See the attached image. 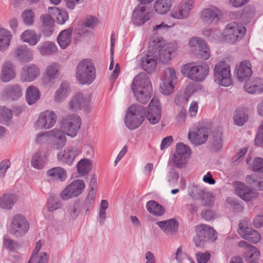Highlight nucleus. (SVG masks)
I'll use <instances>...</instances> for the list:
<instances>
[{
	"label": "nucleus",
	"mask_w": 263,
	"mask_h": 263,
	"mask_svg": "<svg viewBox=\"0 0 263 263\" xmlns=\"http://www.w3.org/2000/svg\"><path fill=\"white\" fill-rule=\"evenodd\" d=\"M236 70L237 77L240 81L248 80L252 74L251 64L248 60H244L241 62Z\"/></svg>",
	"instance_id": "obj_26"
},
{
	"label": "nucleus",
	"mask_w": 263,
	"mask_h": 263,
	"mask_svg": "<svg viewBox=\"0 0 263 263\" xmlns=\"http://www.w3.org/2000/svg\"><path fill=\"white\" fill-rule=\"evenodd\" d=\"M238 233L242 238L252 243H257L260 240V234L257 231L248 227L247 219H243L239 222Z\"/></svg>",
	"instance_id": "obj_12"
},
{
	"label": "nucleus",
	"mask_w": 263,
	"mask_h": 263,
	"mask_svg": "<svg viewBox=\"0 0 263 263\" xmlns=\"http://www.w3.org/2000/svg\"><path fill=\"white\" fill-rule=\"evenodd\" d=\"M15 72L13 64L10 61H7L3 64L0 74V80L4 83H8L14 79Z\"/></svg>",
	"instance_id": "obj_28"
},
{
	"label": "nucleus",
	"mask_w": 263,
	"mask_h": 263,
	"mask_svg": "<svg viewBox=\"0 0 263 263\" xmlns=\"http://www.w3.org/2000/svg\"><path fill=\"white\" fill-rule=\"evenodd\" d=\"M145 112V108L141 105H133L130 106L124 119L126 127L130 129L138 128L144 121Z\"/></svg>",
	"instance_id": "obj_2"
},
{
	"label": "nucleus",
	"mask_w": 263,
	"mask_h": 263,
	"mask_svg": "<svg viewBox=\"0 0 263 263\" xmlns=\"http://www.w3.org/2000/svg\"><path fill=\"white\" fill-rule=\"evenodd\" d=\"M162 80V83L160 85L161 92L165 95L172 93L174 84L177 80L174 69L171 68H166L163 71Z\"/></svg>",
	"instance_id": "obj_9"
},
{
	"label": "nucleus",
	"mask_w": 263,
	"mask_h": 263,
	"mask_svg": "<svg viewBox=\"0 0 263 263\" xmlns=\"http://www.w3.org/2000/svg\"><path fill=\"white\" fill-rule=\"evenodd\" d=\"M260 255L259 251L253 246H249V250L245 253V259L249 262H256Z\"/></svg>",
	"instance_id": "obj_47"
},
{
	"label": "nucleus",
	"mask_w": 263,
	"mask_h": 263,
	"mask_svg": "<svg viewBox=\"0 0 263 263\" xmlns=\"http://www.w3.org/2000/svg\"><path fill=\"white\" fill-rule=\"evenodd\" d=\"M174 0H156L154 9L159 14H164L170 11Z\"/></svg>",
	"instance_id": "obj_37"
},
{
	"label": "nucleus",
	"mask_w": 263,
	"mask_h": 263,
	"mask_svg": "<svg viewBox=\"0 0 263 263\" xmlns=\"http://www.w3.org/2000/svg\"><path fill=\"white\" fill-rule=\"evenodd\" d=\"M222 15L221 10L217 7L206 8L201 12L204 22L210 24H216Z\"/></svg>",
	"instance_id": "obj_20"
},
{
	"label": "nucleus",
	"mask_w": 263,
	"mask_h": 263,
	"mask_svg": "<svg viewBox=\"0 0 263 263\" xmlns=\"http://www.w3.org/2000/svg\"><path fill=\"white\" fill-rule=\"evenodd\" d=\"M47 176L52 181H64L67 178V172L62 167H55L47 171Z\"/></svg>",
	"instance_id": "obj_32"
},
{
	"label": "nucleus",
	"mask_w": 263,
	"mask_h": 263,
	"mask_svg": "<svg viewBox=\"0 0 263 263\" xmlns=\"http://www.w3.org/2000/svg\"><path fill=\"white\" fill-rule=\"evenodd\" d=\"M82 208V202L80 200H77L70 209V214L73 217H77Z\"/></svg>",
	"instance_id": "obj_60"
},
{
	"label": "nucleus",
	"mask_w": 263,
	"mask_h": 263,
	"mask_svg": "<svg viewBox=\"0 0 263 263\" xmlns=\"http://www.w3.org/2000/svg\"><path fill=\"white\" fill-rule=\"evenodd\" d=\"M31 164L33 167L37 170H41L44 167L45 161L41 152H38L32 156Z\"/></svg>",
	"instance_id": "obj_50"
},
{
	"label": "nucleus",
	"mask_w": 263,
	"mask_h": 263,
	"mask_svg": "<svg viewBox=\"0 0 263 263\" xmlns=\"http://www.w3.org/2000/svg\"><path fill=\"white\" fill-rule=\"evenodd\" d=\"M179 173L174 168H172L167 175V181L171 185H174L178 182L179 179Z\"/></svg>",
	"instance_id": "obj_58"
},
{
	"label": "nucleus",
	"mask_w": 263,
	"mask_h": 263,
	"mask_svg": "<svg viewBox=\"0 0 263 263\" xmlns=\"http://www.w3.org/2000/svg\"><path fill=\"white\" fill-rule=\"evenodd\" d=\"M80 150L76 147H71L64 152H61L58 154L57 158L59 161L71 165L75 158L80 154Z\"/></svg>",
	"instance_id": "obj_25"
},
{
	"label": "nucleus",
	"mask_w": 263,
	"mask_h": 263,
	"mask_svg": "<svg viewBox=\"0 0 263 263\" xmlns=\"http://www.w3.org/2000/svg\"><path fill=\"white\" fill-rule=\"evenodd\" d=\"M233 119L236 125L242 126L247 121L248 116L242 109H237L235 111Z\"/></svg>",
	"instance_id": "obj_48"
},
{
	"label": "nucleus",
	"mask_w": 263,
	"mask_h": 263,
	"mask_svg": "<svg viewBox=\"0 0 263 263\" xmlns=\"http://www.w3.org/2000/svg\"><path fill=\"white\" fill-rule=\"evenodd\" d=\"M40 20L41 21V27L44 35L50 36L54 30V21L50 15L46 14L42 15Z\"/></svg>",
	"instance_id": "obj_31"
},
{
	"label": "nucleus",
	"mask_w": 263,
	"mask_h": 263,
	"mask_svg": "<svg viewBox=\"0 0 263 263\" xmlns=\"http://www.w3.org/2000/svg\"><path fill=\"white\" fill-rule=\"evenodd\" d=\"M81 120L80 117L76 114L67 115L62 118L60 127L67 132V135L74 137L81 127Z\"/></svg>",
	"instance_id": "obj_7"
},
{
	"label": "nucleus",
	"mask_w": 263,
	"mask_h": 263,
	"mask_svg": "<svg viewBox=\"0 0 263 263\" xmlns=\"http://www.w3.org/2000/svg\"><path fill=\"white\" fill-rule=\"evenodd\" d=\"M21 40L28 43L31 46L35 45L40 40L41 36L37 34L34 30H28L25 31L21 35Z\"/></svg>",
	"instance_id": "obj_40"
},
{
	"label": "nucleus",
	"mask_w": 263,
	"mask_h": 263,
	"mask_svg": "<svg viewBox=\"0 0 263 263\" xmlns=\"http://www.w3.org/2000/svg\"><path fill=\"white\" fill-rule=\"evenodd\" d=\"M12 118V111L5 106H0V123L6 124Z\"/></svg>",
	"instance_id": "obj_51"
},
{
	"label": "nucleus",
	"mask_w": 263,
	"mask_h": 263,
	"mask_svg": "<svg viewBox=\"0 0 263 263\" xmlns=\"http://www.w3.org/2000/svg\"><path fill=\"white\" fill-rule=\"evenodd\" d=\"M83 24L86 27L93 28L98 24V20L96 17L92 16H89L88 17L86 18Z\"/></svg>",
	"instance_id": "obj_64"
},
{
	"label": "nucleus",
	"mask_w": 263,
	"mask_h": 263,
	"mask_svg": "<svg viewBox=\"0 0 263 263\" xmlns=\"http://www.w3.org/2000/svg\"><path fill=\"white\" fill-rule=\"evenodd\" d=\"M68 85L65 83H62L59 89L56 91L55 95V101L57 102H61L67 97L68 91Z\"/></svg>",
	"instance_id": "obj_53"
},
{
	"label": "nucleus",
	"mask_w": 263,
	"mask_h": 263,
	"mask_svg": "<svg viewBox=\"0 0 263 263\" xmlns=\"http://www.w3.org/2000/svg\"><path fill=\"white\" fill-rule=\"evenodd\" d=\"M85 184L82 180H75L61 192L60 197L63 200H67L80 196L84 190Z\"/></svg>",
	"instance_id": "obj_8"
},
{
	"label": "nucleus",
	"mask_w": 263,
	"mask_h": 263,
	"mask_svg": "<svg viewBox=\"0 0 263 263\" xmlns=\"http://www.w3.org/2000/svg\"><path fill=\"white\" fill-rule=\"evenodd\" d=\"M246 91L250 93H260L263 92V79L256 78L253 82L246 83L243 86Z\"/></svg>",
	"instance_id": "obj_33"
},
{
	"label": "nucleus",
	"mask_w": 263,
	"mask_h": 263,
	"mask_svg": "<svg viewBox=\"0 0 263 263\" xmlns=\"http://www.w3.org/2000/svg\"><path fill=\"white\" fill-rule=\"evenodd\" d=\"M191 154V149L186 145L182 143L177 144L176 152L174 154L173 162L174 165L178 168H182L186 162V159Z\"/></svg>",
	"instance_id": "obj_13"
},
{
	"label": "nucleus",
	"mask_w": 263,
	"mask_h": 263,
	"mask_svg": "<svg viewBox=\"0 0 263 263\" xmlns=\"http://www.w3.org/2000/svg\"><path fill=\"white\" fill-rule=\"evenodd\" d=\"M193 8V2L189 0L175 6L171 12V16L176 19H184L187 17L190 11Z\"/></svg>",
	"instance_id": "obj_17"
},
{
	"label": "nucleus",
	"mask_w": 263,
	"mask_h": 263,
	"mask_svg": "<svg viewBox=\"0 0 263 263\" xmlns=\"http://www.w3.org/2000/svg\"><path fill=\"white\" fill-rule=\"evenodd\" d=\"M251 169L253 172L263 174V159L260 157L254 158L251 165Z\"/></svg>",
	"instance_id": "obj_57"
},
{
	"label": "nucleus",
	"mask_w": 263,
	"mask_h": 263,
	"mask_svg": "<svg viewBox=\"0 0 263 263\" xmlns=\"http://www.w3.org/2000/svg\"><path fill=\"white\" fill-rule=\"evenodd\" d=\"M196 235L193 240L197 248H202L208 241H215L216 239L215 231L206 224H200L196 226Z\"/></svg>",
	"instance_id": "obj_4"
},
{
	"label": "nucleus",
	"mask_w": 263,
	"mask_h": 263,
	"mask_svg": "<svg viewBox=\"0 0 263 263\" xmlns=\"http://www.w3.org/2000/svg\"><path fill=\"white\" fill-rule=\"evenodd\" d=\"M56 114L52 110H46L42 113L35 123L39 128L49 129L53 127L57 121Z\"/></svg>",
	"instance_id": "obj_16"
},
{
	"label": "nucleus",
	"mask_w": 263,
	"mask_h": 263,
	"mask_svg": "<svg viewBox=\"0 0 263 263\" xmlns=\"http://www.w3.org/2000/svg\"><path fill=\"white\" fill-rule=\"evenodd\" d=\"M25 97L27 103L29 105H32L39 100L40 91L33 86H29L26 90Z\"/></svg>",
	"instance_id": "obj_42"
},
{
	"label": "nucleus",
	"mask_w": 263,
	"mask_h": 263,
	"mask_svg": "<svg viewBox=\"0 0 263 263\" xmlns=\"http://www.w3.org/2000/svg\"><path fill=\"white\" fill-rule=\"evenodd\" d=\"M60 66L57 63H52L46 69V76L49 80L54 79L59 71Z\"/></svg>",
	"instance_id": "obj_55"
},
{
	"label": "nucleus",
	"mask_w": 263,
	"mask_h": 263,
	"mask_svg": "<svg viewBox=\"0 0 263 263\" xmlns=\"http://www.w3.org/2000/svg\"><path fill=\"white\" fill-rule=\"evenodd\" d=\"M130 88L137 101L142 104L147 103L151 97L153 88L146 73L140 72L136 75Z\"/></svg>",
	"instance_id": "obj_1"
},
{
	"label": "nucleus",
	"mask_w": 263,
	"mask_h": 263,
	"mask_svg": "<svg viewBox=\"0 0 263 263\" xmlns=\"http://www.w3.org/2000/svg\"><path fill=\"white\" fill-rule=\"evenodd\" d=\"M90 100L89 95L84 97L82 93H77L69 102V108L73 110L82 109L85 112H89L91 110Z\"/></svg>",
	"instance_id": "obj_15"
},
{
	"label": "nucleus",
	"mask_w": 263,
	"mask_h": 263,
	"mask_svg": "<svg viewBox=\"0 0 263 263\" xmlns=\"http://www.w3.org/2000/svg\"><path fill=\"white\" fill-rule=\"evenodd\" d=\"M91 170V162L88 159H82L77 164V170L79 174L85 175Z\"/></svg>",
	"instance_id": "obj_46"
},
{
	"label": "nucleus",
	"mask_w": 263,
	"mask_h": 263,
	"mask_svg": "<svg viewBox=\"0 0 263 263\" xmlns=\"http://www.w3.org/2000/svg\"><path fill=\"white\" fill-rule=\"evenodd\" d=\"M95 198V195L88 194L84 201V208L86 209V214H89V210L92 209Z\"/></svg>",
	"instance_id": "obj_59"
},
{
	"label": "nucleus",
	"mask_w": 263,
	"mask_h": 263,
	"mask_svg": "<svg viewBox=\"0 0 263 263\" xmlns=\"http://www.w3.org/2000/svg\"><path fill=\"white\" fill-rule=\"evenodd\" d=\"M76 78L80 84H90L96 78V69L92 63L88 60L80 61L77 67Z\"/></svg>",
	"instance_id": "obj_3"
},
{
	"label": "nucleus",
	"mask_w": 263,
	"mask_h": 263,
	"mask_svg": "<svg viewBox=\"0 0 263 263\" xmlns=\"http://www.w3.org/2000/svg\"><path fill=\"white\" fill-rule=\"evenodd\" d=\"M190 194L194 199L200 198L203 199L204 198H209L210 196L209 192H205L204 190L197 186H193Z\"/></svg>",
	"instance_id": "obj_54"
},
{
	"label": "nucleus",
	"mask_w": 263,
	"mask_h": 263,
	"mask_svg": "<svg viewBox=\"0 0 263 263\" xmlns=\"http://www.w3.org/2000/svg\"><path fill=\"white\" fill-rule=\"evenodd\" d=\"M156 224L164 231V233L172 234L177 231L178 223L175 219L168 220L160 221L156 222Z\"/></svg>",
	"instance_id": "obj_34"
},
{
	"label": "nucleus",
	"mask_w": 263,
	"mask_h": 263,
	"mask_svg": "<svg viewBox=\"0 0 263 263\" xmlns=\"http://www.w3.org/2000/svg\"><path fill=\"white\" fill-rule=\"evenodd\" d=\"M246 32L245 27L241 25H239L234 22L228 24L224 31L227 40L231 41L232 43L241 39Z\"/></svg>",
	"instance_id": "obj_14"
},
{
	"label": "nucleus",
	"mask_w": 263,
	"mask_h": 263,
	"mask_svg": "<svg viewBox=\"0 0 263 263\" xmlns=\"http://www.w3.org/2000/svg\"><path fill=\"white\" fill-rule=\"evenodd\" d=\"M3 245L6 248L12 251L18 248L19 246L16 241L8 238H4Z\"/></svg>",
	"instance_id": "obj_61"
},
{
	"label": "nucleus",
	"mask_w": 263,
	"mask_h": 263,
	"mask_svg": "<svg viewBox=\"0 0 263 263\" xmlns=\"http://www.w3.org/2000/svg\"><path fill=\"white\" fill-rule=\"evenodd\" d=\"M72 29L69 28L62 31L57 37V42L62 49L66 48L71 42Z\"/></svg>",
	"instance_id": "obj_38"
},
{
	"label": "nucleus",
	"mask_w": 263,
	"mask_h": 263,
	"mask_svg": "<svg viewBox=\"0 0 263 263\" xmlns=\"http://www.w3.org/2000/svg\"><path fill=\"white\" fill-rule=\"evenodd\" d=\"M190 141L196 145H201L208 139L207 129L202 127L194 132H189L188 134Z\"/></svg>",
	"instance_id": "obj_29"
},
{
	"label": "nucleus",
	"mask_w": 263,
	"mask_h": 263,
	"mask_svg": "<svg viewBox=\"0 0 263 263\" xmlns=\"http://www.w3.org/2000/svg\"><path fill=\"white\" fill-rule=\"evenodd\" d=\"M199 88V85L198 84L191 82L186 86L184 93L190 98Z\"/></svg>",
	"instance_id": "obj_62"
},
{
	"label": "nucleus",
	"mask_w": 263,
	"mask_h": 263,
	"mask_svg": "<svg viewBox=\"0 0 263 263\" xmlns=\"http://www.w3.org/2000/svg\"><path fill=\"white\" fill-rule=\"evenodd\" d=\"M48 10L49 12L52 13L53 11L54 14H57V22L59 24H64L68 19V14L65 10H60L55 6L49 7Z\"/></svg>",
	"instance_id": "obj_45"
},
{
	"label": "nucleus",
	"mask_w": 263,
	"mask_h": 263,
	"mask_svg": "<svg viewBox=\"0 0 263 263\" xmlns=\"http://www.w3.org/2000/svg\"><path fill=\"white\" fill-rule=\"evenodd\" d=\"M184 74L195 82L203 81L209 74V66L204 64L202 65H194L193 63L185 64L182 69Z\"/></svg>",
	"instance_id": "obj_5"
},
{
	"label": "nucleus",
	"mask_w": 263,
	"mask_h": 263,
	"mask_svg": "<svg viewBox=\"0 0 263 263\" xmlns=\"http://www.w3.org/2000/svg\"><path fill=\"white\" fill-rule=\"evenodd\" d=\"M50 144L53 149L59 150L63 148L66 142V134L61 129H53Z\"/></svg>",
	"instance_id": "obj_21"
},
{
	"label": "nucleus",
	"mask_w": 263,
	"mask_h": 263,
	"mask_svg": "<svg viewBox=\"0 0 263 263\" xmlns=\"http://www.w3.org/2000/svg\"><path fill=\"white\" fill-rule=\"evenodd\" d=\"M29 228V223L23 215L18 214L14 216L11 224V231L13 235L16 237L22 236L28 231Z\"/></svg>",
	"instance_id": "obj_11"
},
{
	"label": "nucleus",
	"mask_w": 263,
	"mask_h": 263,
	"mask_svg": "<svg viewBox=\"0 0 263 263\" xmlns=\"http://www.w3.org/2000/svg\"><path fill=\"white\" fill-rule=\"evenodd\" d=\"M53 133V129H52L48 132L39 133L36 135L35 140V142L39 144L47 143L50 141Z\"/></svg>",
	"instance_id": "obj_52"
},
{
	"label": "nucleus",
	"mask_w": 263,
	"mask_h": 263,
	"mask_svg": "<svg viewBox=\"0 0 263 263\" xmlns=\"http://www.w3.org/2000/svg\"><path fill=\"white\" fill-rule=\"evenodd\" d=\"M34 16L35 14L32 10H25L22 14L24 24L28 26L33 24Z\"/></svg>",
	"instance_id": "obj_56"
},
{
	"label": "nucleus",
	"mask_w": 263,
	"mask_h": 263,
	"mask_svg": "<svg viewBox=\"0 0 263 263\" xmlns=\"http://www.w3.org/2000/svg\"><path fill=\"white\" fill-rule=\"evenodd\" d=\"M3 94L11 100L17 101L23 95L22 88L18 84H9L5 87Z\"/></svg>",
	"instance_id": "obj_27"
},
{
	"label": "nucleus",
	"mask_w": 263,
	"mask_h": 263,
	"mask_svg": "<svg viewBox=\"0 0 263 263\" xmlns=\"http://www.w3.org/2000/svg\"><path fill=\"white\" fill-rule=\"evenodd\" d=\"M211 255L209 252H198L196 254L198 263H206L210 258Z\"/></svg>",
	"instance_id": "obj_63"
},
{
	"label": "nucleus",
	"mask_w": 263,
	"mask_h": 263,
	"mask_svg": "<svg viewBox=\"0 0 263 263\" xmlns=\"http://www.w3.org/2000/svg\"><path fill=\"white\" fill-rule=\"evenodd\" d=\"M15 57L21 62H27L32 59V50L26 45H20L16 47L14 52Z\"/></svg>",
	"instance_id": "obj_30"
},
{
	"label": "nucleus",
	"mask_w": 263,
	"mask_h": 263,
	"mask_svg": "<svg viewBox=\"0 0 263 263\" xmlns=\"http://www.w3.org/2000/svg\"><path fill=\"white\" fill-rule=\"evenodd\" d=\"M148 212L157 216H160L164 214V209L159 203L154 200L148 201L146 204Z\"/></svg>",
	"instance_id": "obj_43"
},
{
	"label": "nucleus",
	"mask_w": 263,
	"mask_h": 263,
	"mask_svg": "<svg viewBox=\"0 0 263 263\" xmlns=\"http://www.w3.org/2000/svg\"><path fill=\"white\" fill-rule=\"evenodd\" d=\"M157 58L149 54L141 58V64L143 69L147 73L154 72L156 68Z\"/></svg>",
	"instance_id": "obj_35"
},
{
	"label": "nucleus",
	"mask_w": 263,
	"mask_h": 263,
	"mask_svg": "<svg viewBox=\"0 0 263 263\" xmlns=\"http://www.w3.org/2000/svg\"><path fill=\"white\" fill-rule=\"evenodd\" d=\"M40 69L34 64L28 65L22 69L21 80L23 82H31L40 75Z\"/></svg>",
	"instance_id": "obj_22"
},
{
	"label": "nucleus",
	"mask_w": 263,
	"mask_h": 263,
	"mask_svg": "<svg viewBox=\"0 0 263 263\" xmlns=\"http://www.w3.org/2000/svg\"><path fill=\"white\" fill-rule=\"evenodd\" d=\"M17 200L16 195L4 194L0 197V207L6 210H11Z\"/></svg>",
	"instance_id": "obj_39"
},
{
	"label": "nucleus",
	"mask_w": 263,
	"mask_h": 263,
	"mask_svg": "<svg viewBox=\"0 0 263 263\" xmlns=\"http://www.w3.org/2000/svg\"><path fill=\"white\" fill-rule=\"evenodd\" d=\"M160 48L159 50V59L162 64H166L171 60L172 54L174 52L176 49V45L174 44L168 43L163 45H159Z\"/></svg>",
	"instance_id": "obj_24"
},
{
	"label": "nucleus",
	"mask_w": 263,
	"mask_h": 263,
	"mask_svg": "<svg viewBox=\"0 0 263 263\" xmlns=\"http://www.w3.org/2000/svg\"><path fill=\"white\" fill-rule=\"evenodd\" d=\"M40 54L42 55H51L57 51L56 45L51 42L41 43L37 47Z\"/></svg>",
	"instance_id": "obj_41"
},
{
	"label": "nucleus",
	"mask_w": 263,
	"mask_h": 263,
	"mask_svg": "<svg viewBox=\"0 0 263 263\" xmlns=\"http://www.w3.org/2000/svg\"><path fill=\"white\" fill-rule=\"evenodd\" d=\"M189 46L191 47L192 52L198 58L204 60H207L210 58V49L206 42L202 39L192 37L190 40Z\"/></svg>",
	"instance_id": "obj_10"
},
{
	"label": "nucleus",
	"mask_w": 263,
	"mask_h": 263,
	"mask_svg": "<svg viewBox=\"0 0 263 263\" xmlns=\"http://www.w3.org/2000/svg\"><path fill=\"white\" fill-rule=\"evenodd\" d=\"M235 186L237 195L244 200L250 201L257 196V192L244 183L236 182L235 183Z\"/></svg>",
	"instance_id": "obj_23"
},
{
	"label": "nucleus",
	"mask_w": 263,
	"mask_h": 263,
	"mask_svg": "<svg viewBox=\"0 0 263 263\" xmlns=\"http://www.w3.org/2000/svg\"><path fill=\"white\" fill-rule=\"evenodd\" d=\"M161 113V109L159 101L153 99L147 108V119L151 124H155L159 121Z\"/></svg>",
	"instance_id": "obj_19"
},
{
	"label": "nucleus",
	"mask_w": 263,
	"mask_h": 263,
	"mask_svg": "<svg viewBox=\"0 0 263 263\" xmlns=\"http://www.w3.org/2000/svg\"><path fill=\"white\" fill-rule=\"evenodd\" d=\"M11 40V33L4 28L0 29V50H6L9 45Z\"/></svg>",
	"instance_id": "obj_44"
},
{
	"label": "nucleus",
	"mask_w": 263,
	"mask_h": 263,
	"mask_svg": "<svg viewBox=\"0 0 263 263\" xmlns=\"http://www.w3.org/2000/svg\"><path fill=\"white\" fill-rule=\"evenodd\" d=\"M222 133L220 128L215 130L210 138V146L214 151H219L222 146Z\"/></svg>",
	"instance_id": "obj_36"
},
{
	"label": "nucleus",
	"mask_w": 263,
	"mask_h": 263,
	"mask_svg": "<svg viewBox=\"0 0 263 263\" xmlns=\"http://www.w3.org/2000/svg\"><path fill=\"white\" fill-rule=\"evenodd\" d=\"M247 182L256 190H263V179L257 177L255 175H248L246 177Z\"/></svg>",
	"instance_id": "obj_49"
},
{
	"label": "nucleus",
	"mask_w": 263,
	"mask_h": 263,
	"mask_svg": "<svg viewBox=\"0 0 263 263\" xmlns=\"http://www.w3.org/2000/svg\"><path fill=\"white\" fill-rule=\"evenodd\" d=\"M153 16V13L146 11L145 6H138L135 8L132 21L136 26L143 25Z\"/></svg>",
	"instance_id": "obj_18"
},
{
	"label": "nucleus",
	"mask_w": 263,
	"mask_h": 263,
	"mask_svg": "<svg viewBox=\"0 0 263 263\" xmlns=\"http://www.w3.org/2000/svg\"><path fill=\"white\" fill-rule=\"evenodd\" d=\"M214 79L219 85L230 86L232 83L230 66L224 62L217 64L214 68Z\"/></svg>",
	"instance_id": "obj_6"
}]
</instances>
